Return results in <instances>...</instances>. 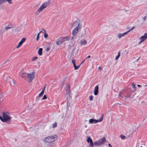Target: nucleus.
<instances>
[{"instance_id": "obj_1", "label": "nucleus", "mask_w": 147, "mask_h": 147, "mask_svg": "<svg viewBox=\"0 0 147 147\" xmlns=\"http://www.w3.org/2000/svg\"><path fill=\"white\" fill-rule=\"evenodd\" d=\"M20 76L28 82H31L35 77V73L32 72L30 73L21 72L19 74Z\"/></svg>"}, {"instance_id": "obj_2", "label": "nucleus", "mask_w": 147, "mask_h": 147, "mask_svg": "<svg viewBox=\"0 0 147 147\" xmlns=\"http://www.w3.org/2000/svg\"><path fill=\"white\" fill-rule=\"evenodd\" d=\"M3 117L0 116V119L3 122H9L11 120L9 113L7 112H4L3 113Z\"/></svg>"}, {"instance_id": "obj_3", "label": "nucleus", "mask_w": 147, "mask_h": 147, "mask_svg": "<svg viewBox=\"0 0 147 147\" xmlns=\"http://www.w3.org/2000/svg\"><path fill=\"white\" fill-rule=\"evenodd\" d=\"M51 4V2L49 1H48L44 2L37 10V11L35 13V14L36 15H38L39 13H40L42 10L46 8L48 5H50Z\"/></svg>"}, {"instance_id": "obj_4", "label": "nucleus", "mask_w": 147, "mask_h": 147, "mask_svg": "<svg viewBox=\"0 0 147 147\" xmlns=\"http://www.w3.org/2000/svg\"><path fill=\"white\" fill-rule=\"evenodd\" d=\"M56 139V136L53 135L45 138L44 140V141L46 142L50 143L55 141Z\"/></svg>"}, {"instance_id": "obj_5", "label": "nucleus", "mask_w": 147, "mask_h": 147, "mask_svg": "<svg viewBox=\"0 0 147 147\" xmlns=\"http://www.w3.org/2000/svg\"><path fill=\"white\" fill-rule=\"evenodd\" d=\"M105 137H103L98 140L94 142V145L96 146H100L106 142Z\"/></svg>"}, {"instance_id": "obj_6", "label": "nucleus", "mask_w": 147, "mask_h": 147, "mask_svg": "<svg viewBox=\"0 0 147 147\" xmlns=\"http://www.w3.org/2000/svg\"><path fill=\"white\" fill-rule=\"evenodd\" d=\"M81 27H79V26L76 27L73 30L72 32V34L73 36L72 37L71 39L72 40L74 39V36L75 35L77 34L80 30Z\"/></svg>"}, {"instance_id": "obj_7", "label": "nucleus", "mask_w": 147, "mask_h": 147, "mask_svg": "<svg viewBox=\"0 0 147 147\" xmlns=\"http://www.w3.org/2000/svg\"><path fill=\"white\" fill-rule=\"evenodd\" d=\"M103 119V116L99 119L96 120L94 119H91L89 120V122L90 124L96 123L98 122H101Z\"/></svg>"}, {"instance_id": "obj_8", "label": "nucleus", "mask_w": 147, "mask_h": 147, "mask_svg": "<svg viewBox=\"0 0 147 147\" xmlns=\"http://www.w3.org/2000/svg\"><path fill=\"white\" fill-rule=\"evenodd\" d=\"M147 38V33H145V35L142 36L140 38V41L139 43V44L141 43L143 41H144L145 39Z\"/></svg>"}, {"instance_id": "obj_9", "label": "nucleus", "mask_w": 147, "mask_h": 147, "mask_svg": "<svg viewBox=\"0 0 147 147\" xmlns=\"http://www.w3.org/2000/svg\"><path fill=\"white\" fill-rule=\"evenodd\" d=\"M81 27V25L80 24V22L78 21H76L72 24V27H76L78 26Z\"/></svg>"}, {"instance_id": "obj_10", "label": "nucleus", "mask_w": 147, "mask_h": 147, "mask_svg": "<svg viewBox=\"0 0 147 147\" xmlns=\"http://www.w3.org/2000/svg\"><path fill=\"white\" fill-rule=\"evenodd\" d=\"M63 42L62 37H60L57 39L56 42V44L57 45H60Z\"/></svg>"}, {"instance_id": "obj_11", "label": "nucleus", "mask_w": 147, "mask_h": 147, "mask_svg": "<svg viewBox=\"0 0 147 147\" xmlns=\"http://www.w3.org/2000/svg\"><path fill=\"white\" fill-rule=\"evenodd\" d=\"M26 38H23L19 42L18 44L16 47L17 48H19L21 45L24 43V42L25 41Z\"/></svg>"}, {"instance_id": "obj_12", "label": "nucleus", "mask_w": 147, "mask_h": 147, "mask_svg": "<svg viewBox=\"0 0 147 147\" xmlns=\"http://www.w3.org/2000/svg\"><path fill=\"white\" fill-rule=\"evenodd\" d=\"M98 85L96 86L94 88V94L95 95H96L98 94Z\"/></svg>"}, {"instance_id": "obj_13", "label": "nucleus", "mask_w": 147, "mask_h": 147, "mask_svg": "<svg viewBox=\"0 0 147 147\" xmlns=\"http://www.w3.org/2000/svg\"><path fill=\"white\" fill-rule=\"evenodd\" d=\"M127 34L126 32H124L122 34L120 33L119 34L117 37L119 38H121V37L124 36L126 34Z\"/></svg>"}, {"instance_id": "obj_14", "label": "nucleus", "mask_w": 147, "mask_h": 147, "mask_svg": "<svg viewBox=\"0 0 147 147\" xmlns=\"http://www.w3.org/2000/svg\"><path fill=\"white\" fill-rule=\"evenodd\" d=\"M63 42L65 41H67L69 40L70 38V37L69 36H66L65 37H62Z\"/></svg>"}, {"instance_id": "obj_15", "label": "nucleus", "mask_w": 147, "mask_h": 147, "mask_svg": "<svg viewBox=\"0 0 147 147\" xmlns=\"http://www.w3.org/2000/svg\"><path fill=\"white\" fill-rule=\"evenodd\" d=\"M87 43L86 40L84 39L82 40L80 42V44L81 45H85Z\"/></svg>"}, {"instance_id": "obj_16", "label": "nucleus", "mask_w": 147, "mask_h": 147, "mask_svg": "<svg viewBox=\"0 0 147 147\" xmlns=\"http://www.w3.org/2000/svg\"><path fill=\"white\" fill-rule=\"evenodd\" d=\"M42 48H40L38 50V53L40 55H41L42 54Z\"/></svg>"}, {"instance_id": "obj_17", "label": "nucleus", "mask_w": 147, "mask_h": 147, "mask_svg": "<svg viewBox=\"0 0 147 147\" xmlns=\"http://www.w3.org/2000/svg\"><path fill=\"white\" fill-rule=\"evenodd\" d=\"M45 88V87L44 88L42 91L39 94L38 96L40 97L43 95L44 93Z\"/></svg>"}, {"instance_id": "obj_18", "label": "nucleus", "mask_w": 147, "mask_h": 147, "mask_svg": "<svg viewBox=\"0 0 147 147\" xmlns=\"http://www.w3.org/2000/svg\"><path fill=\"white\" fill-rule=\"evenodd\" d=\"M92 141V140L91 138L89 136L87 137V139L86 140V141L88 142V143H89V142H90L91 141Z\"/></svg>"}, {"instance_id": "obj_19", "label": "nucleus", "mask_w": 147, "mask_h": 147, "mask_svg": "<svg viewBox=\"0 0 147 147\" xmlns=\"http://www.w3.org/2000/svg\"><path fill=\"white\" fill-rule=\"evenodd\" d=\"M120 56V52L119 51V52L118 53V55L116 56V58H115V59L117 60L119 57Z\"/></svg>"}, {"instance_id": "obj_20", "label": "nucleus", "mask_w": 147, "mask_h": 147, "mask_svg": "<svg viewBox=\"0 0 147 147\" xmlns=\"http://www.w3.org/2000/svg\"><path fill=\"white\" fill-rule=\"evenodd\" d=\"M74 69L75 70L77 69L80 67V65H73Z\"/></svg>"}, {"instance_id": "obj_21", "label": "nucleus", "mask_w": 147, "mask_h": 147, "mask_svg": "<svg viewBox=\"0 0 147 147\" xmlns=\"http://www.w3.org/2000/svg\"><path fill=\"white\" fill-rule=\"evenodd\" d=\"M9 29H10V28L8 26H6L5 28L4 29L3 32H4L5 30L7 31Z\"/></svg>"}, {"instance_id": "obj_22", "label": "nucleus", "mask_w": 147, "mask_h": 147, "mask_svg": "<svg viewBox=\"0 0 147 147\" xmlns=\"http://www.w3.org/2000/svg\"><path fill=\"white\" fill-rule=\"evenodd\" d=\"M6 0H0V4H2L5 3Z\"/></svg>"}, {"instance_id": "obj_23", "label": "nucleus", "mask_w": 147, "mask_h": 147, "mask_svg": "<svg viewBox=\"0 0 147 147\" xmlns=\"http://www.w3.org/2000/svg\"><path fill=\"white\" fill-rule=\"evenodd\" d=\"M90 143V146L91 147H93L94 145L93 144L92 141H91V142Z\"/></svg>"}, {"instance_id": "obj_24", "label": "nucleus", "mask_w": 147, "mask_h": 147, "mask_svg": "<svg viewBox=\"0 0 147 147\" xmlns=\"http://www.w3.org/2000/svg\"><path fill=\"white\" fill-rule=\"evenodd\" d=\"M135 28L134 27H133L132 28H130L128 31L126 32L127 33V34L129 32L131 31V30H133Z\"/></svg>"}, {"instance_id": "obj_25", "label": "nucleus", "mask_w": 147, "mask_h": 147, "mask_svg": "<svg viewBox=\"0 0 147 147\" xmlns=\"http://www.w3.org/2000/svg\"><path fill=\"white\" fill-rule=\"evenodd\" d=\"M39 35H40V33H38L37 34V37H36V39L37 41H38V39H39Z\"/></svg>"}, {"instance_id": "obj_26", "label": "nucleus", "mask_w": 147, "mask_h": 147, "mask_svg": "<svg viewBox=\"0 0 147 147\" xmlns=\"http://www.w3.org/2000/svg\"><path fill=\"white\" fill-rule=\"evenodd\" d=\"M57 126V123H55L52 125V127L53 128Z\"/></svg>"}, {"instance_id": "obj_27", "label": "nucleus", "mask_w": 147, "mask_h": 147, "mask_svg": "<svg viewBox=\"0 0 147 147\" xmlns=\"http://www.w3.org/2000/svg\"><path fill=\"white\" fill-rule=\"evenodd\" d=\"M131 87L133 88H136L135 85L134 83L132 84Z\"/></svg>"}, {"instance_id": "obj_28", "label": "nucleus", "mask_w": 147, "mask_h": 147, "mask_svg": "<svg viewBox=\"0 0 147 147\" xmlns=\"http://www.w3.org/2000/svg\"><path fill=\"white\" fill-rule=\"evenodd\" d=\"M8 26L10 28H12L13 27L12 24L11 23L9 24Z\"/></svg>"}, {"instance_id": "obj_29", "label": "nucleus", "mask_w": 147, "mask_h": 147, "mask_svg": "<svg viewBox=\"0 0 147 147\" xmlns=\"http://www.w3.org/2000/svg\"><path fill=\"white\" fill-rule=\"evenodd\" d=\"M50 49V47H47L46 48V51L48 52Z\"/></svg>"}, {"instance_id": "obj_30", "label": "nucleus", "mask_w": 147, "mask_h": 147, "mask_svg": "<svg viewBox=\"0 0 147 147\" xmlns=\"http://www.w3.org/2000/svg\"><path fill=\"white\" fill-rule=\"evenodd\" d=\"M47 98V97L46 95H45L44 96H43V98L42 99V100H43L45 99H46Z\"/></svg>"}, {"instance_id": "obj_31", "label": "nucleus", "mask_w": 147, "mask_h": 147, "mask_svg": "<svg viewBox=\"0 0 147 147\" xmlns=\"http://www.w3.org/2000/svg\"><path fill=\"white\" fill-rule=\"evenodd\" d=\"M38 58L37 57H33L32 59V60L33 61H34L35 60L37 59Z\"/></svg>"}, {"instance_id": "obj_32", "label": "nucleus", "mask_w": 147, "mask_h": 147, "mask_svg": "<svg viewBox=\"0 0 147 147\" xmlns=\"http://www.w3.org/2000/svg\"><path fill=\"white\" fill-rule=\"evenodd\" d=\"M72 62L73 63V64H76L75 61L74 59H73L72 60Z\"/></svg>"}, {"instance_id": "obj_33", "label": "nucleus", "mask_w": 147, "mask_h": 147, "mask_svg": "<svg viewBox=\"0 0 147 147\" xmlns=\"http://www.w3.org/2000/svg\"><path fill=\"white\" fill-rule=\"evenodd\" d=\"M89 99L90 100H92L93 99V96L92 95L90 96L89 97Z\"/></svg>"}, {"instance_id": "obj_34", "label": "nucleus", "mask_w": 147, "mask_h": 147, "mask_svg": "<svg viewBox=\"0 0 147 147\" xmlns=\"http://www.w3.org/2000/svg\"><path fill=\"white\" fill-rule=\"evenodd\" d=\"M48 35L47 34H45L44 35V36L45 38H47L48 37Z\"/></svg>"}, {"instance_id": "obj_35", "label": "nucleus", "mask_w": 147, "mask_h": 147, "mask_svg": "<svg viewBox=\"0 0 147 147\" xmlns=\"http://www.w3.org/2000/svg\"><path fill=\"white\" fill-rule=\"evenodd\" d=\"M7 1L9 3L11 4L12 3V2H11V0H7Z\"/></svg>"}, {"instance_id": "obj_36", "label": "nucleus", "mask_w": 147, "mask_h": 147, "mask_svg": "<svg viewBox=\"0 0 147 147\" xmlns=\"http://www.w3.org/2000/svg\"><path fill=\"white\" fill-rule=\"evenodd\" d=\"M121 138H122V139H123L124 138H125V136H123V135H121Z\"/></svg>"}, {"instance_id": "obj_37", "label": "nucleus", "mask_w": 147, "mask_h": 147, "mask_svg": "<svg viewBox=\"0 0 147 147\" xmlns=\"http://www.w3.org/2000/svg\"><path fill=\"white\" fill-rule=\"evenodd\" d=\"M146 16H145L143 18V20L144 21H145L146 20Z\"/></svg>"}, {"instance_id": "obj_38", "label": "nucleus", "mask_w": 147, "mask_h": 147, "mask_svg": "<svg viewBox=\"0 0 147 147\" xmlns=\"http://www.w3.org/2000/svg\"><path fill=\"white\" fill-rule=\"evenodd\" d=\"M102 68L101 67L99 66L98 67V69L100 70H102Z\"/></svg>"}, {"instance_id": "obj_39", "label": "nucleus", "mask_w": 147, "mask_h": 147, "mask_svg": "<svg viewBox=\"0 0 147 147\" xmlns=\"http://www.w3.org/2000/svg\"><path fill=\"white\" fill-rule=\"evenodd\" d=\"M8 59H7L6 61H5V62H4L3 63V64H5V63H6V62H7L8 61Z\"/></svg>"}, {"instance_id": "obj_40", "label": "nucleus", "mask_w": 147, "mask_h": 147, "mask_svg": "<svg viewBox=\"0 0 147 147\" xmlns=\"http://www.w3.org/2000/svg\"><path fill=\"white\" fill-rule=\"evenodd\" d=\"M90 56L89 55L86 58V59H87V58H90Z\"/></svg>"}, {"instance_id": "obj_41", "label": "nucleus", "mask_w": 147, "mask_h": 147, "mask_svg": "<svg viewBox=\"0 0 147 147\" xmlns=\"http://www.w3.org/2000/svg\"><path fill=\"white\" fill-rule=\"evenodd\" d=\"M108 145L110 147H111L112 146V145L109 143L108 144Z\"/></svg>"}, {"instance_id": "obj_42", "label": "nucleus", "mask_w": 147, "mask_h": 147, "mask_svg": "<svg viewBox=\"0 0 147 147\" xmlns=\"http://www.w3.org/2000/svg\"><path fill=\"white\" fill-rule=\"evenodd\" d=\"M42 30L43 31L45 32V30L44 29H42Z\"/></svg>"}, {"instance_id": "obj_43", "label": "nucleus", "mask_w": 147, "mask_h": 147, "mask_svg": "<svg viewBox=\"0 0 147 147\" xmlns=\"http://www.w3.org/2000/svg\"><path fill=\"white\" fill-rule=\"evenodd\" d=\"M42 32H43L42 31H40L38 33H40V34Z\"/></svg>"}, {"instance_id": "obj_44", "label": "nucleus", "mask_w": 147, "mask_h": 147, "mask_svg": "<svg viewBox=\"0 0 147 147\" xmlns=\"http://www.w3.org/2000/svg\"><path fill=\"white\" fill-rule=\"evenodd\" d=\"M137 86H138L139 87H140V85H139V84Z\"/></svg>"}, {"instance_id": "obj_45", "label": "nucleus", "mask_w": 147, "mask_h": 147, "mask_svg": "<svg viewBox=\"0 0 147 147\" xmlns=\"http://www.w3.org/2000/svg\"><path fill=\"white\" fill-rule=\"evenodd\" d=\"M84 61H83L81 63H80V65L82 64L83 63Z\"/></svg>"}, {"instance_id": "obj_46", "label": "nucleus", "mask_w": 147, "mask_h": 147, "mask_svg": "<svg viewBox=\"0 0 147 147\" xmlns=\"http://www.w3.org/2000/svg\"><path fill=\"white\" fill-rule=\"evenodd\" d=\"M139 59V58L138 59L136 60H137V61H138V60Z\"/></svg>"}]
</instances>
